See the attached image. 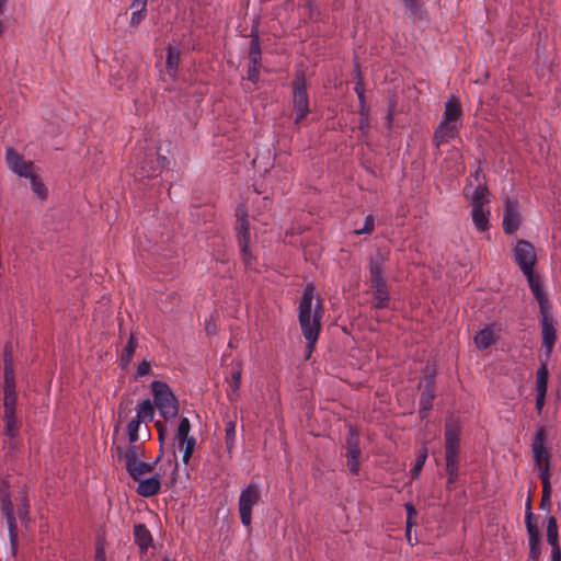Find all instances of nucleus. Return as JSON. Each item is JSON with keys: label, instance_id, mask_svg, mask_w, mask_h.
<instances>
[{"label": "nucleus", "instance_id": "obj_1", "mask_svg": "<svg viewBox=\"0 0 561 561\" xmlns=\"http://www.w3.org/2000/svg\"><path fill=\"white\" fill-rule=\"evenodd\" d=\"M314 298L316 287L312 283H308L304 289V294L298 306V320L301 333L307 341V358L310 357L314 350V345L318 341L321 329V319L323 316L322 304L319 299H317L316 304L313 305Z\"/></svg>", "mask_w": 561, "mask_h": 561}, {"label": "nucleus", "instance_id": "obj_2", "mask_svg": "<svg viewBox=\"0 0 561 561\" xmlns=\"http://www.w3.org/2000/svg\"><path fill=\"white\" fill-rule=\"evenodd\" d=\"M0 511L7 522L11 547L13 551H15L19 543L16 516L25 526L30 522V501L27 492L25 490H21L15 497V503H13L10 496L9 488L1 485Z\"/></svg>", "mask_w": 561, "mask_h": 561}, {"label": "nucleus", "instance_id": "obj_3", "mask_svg": "<svg viewBox=\"0 0 561 561\" xmlns=\"http://www.w3.org/2000/svg\"><path fill=\"white\" fill-rule=\"evenodd\" d=\"M462 118L463 111L460 99L453 94L445 102L443 119L440 121L434 134V139L437 147L458 136L459 129L462 126Z\"/></svg>", "mask_w": 561, "mask_h": 561}, {"label": "nucleus", "instance_id": "obj_4", "mask_svg": "<svg viewBox=\"0 0 561 561\" xmlns=\"http://www.w3.org/2000/svg\"><path fill=\"white\" fill-rule=\"evenodd\" d=\"M459 426L456 422H447L445 426V459L447 485H453L458 479Z\"/></svg>", "mask_w": 561, "mask_h": 561}, {"label": "nucleus", "instance_id": "obj_5", "mask_svg": "<svg viewBox=\"0 0 561 561\" xmlns=\"http://www.w3.org/2000/svg\"><path fill=\"white\" fill-rule=\"evenodd\" d=\"M153 404L158 408L160 415L165 420H173L179 413V402L169 385L164 381L153 380L151 382Z\"/></svg>", "mask_w": 561, "mask_h": 561}, {"label": "nucleus", "instance_id": "obj_6", "mask_svg": "<svg viewBox=\"0 0 561 561\" xmlns=\"http://www.w3.org/2000/svg\"><path fill=\"white\" fill-rule=\"evenodd\" d=\"M261 496V485L257 482H251L241 490L239 495V514L243 526H251L252 508L260 502Z\"/></svg>", "mask_w": 561, "mask_h": 561}, {"label": "nucleus", "instance_id": "obj_7", "mask_svg": "<svg viewBox=\"0 0 561 561\" xmlns=\"http://www.w3.org/2000/svg\"><path fill=\"white\" fill-rule=\"evenodd\" d=\"M238 240L243 262L247 266H251L250 227L248 221V209L244 204H239L236 208Z\"/></svg>", "mask_w": 561, "mask_h": 561}, {"label": "nucleus", "instance_id": "obj_8", "mask_svg": "<svg viewBox=\"0 0 561 561\" xmlns=\"http://www.w3.org/2000/svg\"><path fill=\"white\" fill-rule=\"evenodd\" d=\"M294 110L296 112L295 123H300L309 113V99L307 93L306 79L302 72L297 73L293 82Z\"/></svg>", "mask_w": 561, "mask_h": 561}, {"label": "nucleus", "instance_id": "obj_9", "mask_svg": "<svg viewBox=\"0 0 561 561\" xmlns=\"http://www.w3.org/2000/svg\"><path fill=\"white\" fill-rule=\"evenodd\" d=\"M515 261L523 273L534 271L536 264V251L534 245L525 240L516 243L514 249Z\"/></svg>", "mask_w": 561, "mask_h": 561}, {"label": "nucleus", "instance_id": "obj_10", "mask_svg": "<svg viewBox=\"0 0 561 561\" xmlns=\"http://www.w3.org/2000/svg\"><path fill=\"white\" fill-rule=\"evenodd\" d=\"M465 197L470 201L472 208H489L490 192L485 184L473 186L471 180L463 187Z\"/></svg>", "mask_w": 561, "mask_h": 561}, {"label": "nucleus", "instance_id": "obj_11", "mask_svg": "<svg viewBox=\"0 0 561 561\" xmlns=\"http://www.w3.org/2000/svg\"><path fill=\"white\" fill-rule=\"evenodd\" d=\"M520 220L519 205L514 198L507 197L504 204L503 230L506 234L517 231Z\"/></svg>", "mask_w": 561, "mask_h": 561}, {"label": "nucleus", "instance_id": "obj_12", "mask_svg": "<svg viewBox=\"0 0 561 561\" xmlns=\"http://www.w3.org/2000/svg\"><path fill=\"white\" fill-rule=\"evenodd\" d=\"M5 161L8 168L19 176L27 178L33 173V162L24 160L14 149L7 148Z\"/></svg>", "mask_w": 561, "mask_h": 561}, {"label": "nucleus", "instance_id": "obj_13", "mask_svg": "<svg viewBox=\"0 0 561 561\" xmlns=\"http://www.w3.org/2000/svg\"><path fill=\"white\" fill-rule=\"evenodd\" d=\"M531 453L536 467L549 465V453L546 448V430L539 426L531 444Z\"/></svg>", "mask_w": 561, "mask_h": 561}, {"label": "nucleus", "instance_id": "obj_14", "mask_svg": "<svg viewBox=\"0 0 561 561\" xmlns=\"http://www.w3.org/2000/svg\"><path fill=\"white\" fill-rule=\"evenodd\" d=\"M542 328V345L549 355L556 343L554 320L549 314V309L540 311Z\"/></svg>", "mask_w": 561, "mask_h": 561}, {"label": "nucleus", "instance_id": "obj_15", "mask_svg": "<svg viewBox=\"0 0 561 561\" xmlns=\"http://www.w3.org/2000/svg\"><path fill=\"white\" fill-rule=\"evenodd\" d=\"M346 459H347V466L352 473L357 474L359 471V457H360V449L358 445V437L351 431L350 438L347 439V446H346Z\"/></svg>", "mask_w": 561, "mask_h": 561}, {"label": "nucleus", "instance_id": "obj_16", "mask_svg": "<svg viewBox=\"0 0 561 561\" xmlns=\"http://www.w3.org/2000/svg\"><path fill=\"white\" fill-rule=\"evenodd\" d=\"M137 482L136 492L144 497L153 496L161 490V476L159 473H154L149 478H140Z\"/></svg>", "mask_w": 561, "mask_h": 561}, {"label": "nucleus", "instance_id": "obj_17", "mask_svg": "<svg viewBox=\"0 0 561 561\" xmlns=\"http://www.w3.org/2000/svg\"><path fill=\"white\" fill-rule=\"evenodd\" d=\"M159 460L160 457H157L152 462H146L144 459H138L131 463H125V468L133 480L137 481L150 473Z\"/></svg>", "mask_w": 561, "mask_h": 561}, {"label": "nucleus", "instance_id": "obj_18", "mask_svg": "<svg viewBox=\"0 0 561 561\" xmlns=\"http://www.w3.org/2000/svg\"><path fill=\"white\" fill-rule=\"evenodd\" d=\"M524 275L527 278L528 285L531 289V293L534 294L535 298L537 299L540 311H545L549 309L548 300L545 296V293L542 290L541 282L538 275L534 273V271L524 273Z\"/></svg>", "mask_w": 561, "mask_h": 561}, {"label": "nucleus", "instance_id": "obj_19", "mask_svg": "<svg viewBox=\"0 0 561 561\" xmlns=\"http://www.w3.org/2000/svg\"><path fill=\"white\" fill-rule=\"evenodd\" d=\"M435 398V386L432 378L427 379L420 398V415L422 419L427 416L428 411L432 409L433 400Z\"/></svg>", "mask_w": 561, "mask_h": 561}, {"label": "nucleus", "instance_id": "obj_20", "mask_svg": "<svg viewBox=\"0 0 561 561\" xmlns=\"http://www.w3.org/2000/svg\"><path fill=\"white\" fill-rule=\"evenodd\" d=\"M369 280L371 286L379 285L382 286L386 283L383 277V256L381 253H377L371 256L369 262Z\"/></svg>", "mask_w": 561, "mask_h": 561}, {"label": "nucleus", "instance_id": "obj_21", "mask_svg": "<svg viewBox=\"0 0 561 561\" xmlns=\"http://www.w3.org/2000/svg\"><path fill=\"white\" fill-rule=\"evenodd\" d=\"M180 49L169 45L167 47V60L165 70L172 80L178 79L179 66H180Z\"/></svg>", "mask_w": 561, "mask_h": 561}, {"label": "nucleus", "instance_id": "obj_22", "mask_svg": "<svg viewBox=\"0 0 561 561\" xmlns=\"http://www.w3.org/2000/svg\"><path fill=\"white\" fill-rule=\"evenodd\" d=\"M496 341V334L493 325H486L474 336V344L479 350H486Z\"/></svg>", "mask_w": 561, "mask_h": 561}, {"label": "nucleus", "instance_id": "obj_23", "mask_svg": "<svg viewBox=\"0 0 561 561\" xmlns=\"http://www.w3.org/2000/svg\"><path fill=\"white\" fill-rule=\"evenodd\" d=\"M117 453L119 457L125 459V463H131L138 459L146 458L144 447L137 443H129L125 451L122 447H117Z\"/></svg>", "mask_w": 561, "mask_h": 561}, {"label": "nucleus", "instance_id": "obj_24", "mask_svg": "<svg viewBox=\"0 0 561 561\" xmlns=\"http://www.w3.org/2000/svg\"><path fill=\"white\" fill-rule=\"evenodd\" d=\"M154 416V404L150 399L142 400L136 407L135 420L140 423H148L153 420Z\"/></svg>", "mask_w": 561, "mask_h": 561}, {"label": "nucleus", "instance_id": "obj_25", "mask_svg": "<svg viewBox=\"0 0 561 561\" xmlns=\"http://www.w3.org/2000/svg\"><path fill=\"white\" fill-rule=\"evenodd\" d=\"M490 208H472L471 218L478 231L484 232L490 226Z\"/></svg>", "mask_w": 561, "mask_h": 561}, {"label": "nucleus", "instance_id": "obj_26", "mask_svg": "<svg viewBox=\"0 0 561 561\" xmlns=\"http://www.w3.org/2000/svg\"><path fill=\"white\" fill-rule=\"evenodd\" d=\"M529 554L527 561H539L541 549L539 543V529L530 528L527 529Z\"/></svg>", "mask_w": 561, "mask_h": 561}, {"label": "nucleus", "instance_id": "obj_27", "mask_svg": "<svg viewBox=\"0 0 561 561\" xmlns=\"http://www.w3.org/2000/svg\"><path fill=\"white\" fill-rule=\"evenodd\" d=\"M134 537L136 543L139 546L141 550H147L151 546V534L144 524L135 525Z\"/></svg>", "mask_w": 561, "mask_h": 561}, {"label": "nucleus", "instance_id": "obj_28", "mask_svg": "<svg viewBox=\"0 0 561 561\" xmlns=\"http://www.w3.org/2000/svg\"><path fill=\"white\" fill-rule=\"evenodd\" d=\"M559 531L557 519L553 516H549L547 519V541L552 549L561 550L559 546Z\"/></svg>", "mask_w": 561, "mask_h": 561}, {"label": "nucleus", "instance_id": "obj_29", "mask_svg": "<svg viewBox=\"0 0 561 561\" xmlns=\"http://www.w3.org/2000/svg\"><path fill=\"white\" fill-rule=\"evenodd\" d=\"M3 419L5 424L3 434L9 438H15L20 428L15 412L4 413Z\"/></svg>", "mask_w": 561, "mask_h": 561}, {"label": "nucleus", "instance_id": "obj_30", "mask_svg": "<svg viewBox=\"0 0 561 561\" xmlns=\"http://www.w3.org/2000/svg\"><path fill=\"white\" fill-rule=\"evenodd\" d=\"M3 389H15V376L13 369V362L10 356L4 358V385Z\"/></svg>", "mask_w": 561, "mask_h": 561}, {"label": "nucleus", "instance_id": "obj_31", "mask_svg": "<svg viewBox=\"0 0 561 561\" xmlns=\"http://www.w3.org/2000/svg\"><path fill=\"white\" fill-rule=\"evenodd\" d=\"M136 347H137V342H136L135 337L133 335H130L127 344L125 345V347L122 351L121 364L123 367H126L127 365H129L131 363Z\"/></svg>", "mask_w": 561, "mask_h": 561}, {"label": "nucleus", "instance_id": "obj_32", "mask_svg": "<svg viewBox=\"0 0 561 561\" xmlns=\"http://www.w3.org/2000/svg\"><path fill=\"white\" fill-rule=\"evenodd\" d=\"M4 413L16 411V391L15 389H3Z\"/></svg>", "mask_w": 561, "mask_h": 561}, {"label": "nucleus", "instance_id": "obj_33", "mask_svg": "<svg viewBox=\"0 0 561 561\" xmlns=\"http://www.w3.org/2000/svg\"><path fill=\"white\" fill-rule=\"evenodd\" d=\"M371 287L375 289L376 308H385L389 299L387 284L383 283L382 286L373 285Z\"/></svg>", "mask_w": 561, "mask_h": 561}, {"label": "nucleus", "instance_id": "obj_34", "mask_svg": "<svg viewBox=\"0 0 561 561\" xmlns=\"http://www.w3.org/2000/svg\"><path fill=\"white\" fill-rule=\"evenodd\" d=\"M31 182V188L32 192L41 199H45L47 197V187L45 184L41 181V179L32 173L31 176H27Z\"/></svg>", "mask_w": 561, "mask_h": 561}, {"label": "nucleus", "instance_id": "obj_35", "mask_svg": "<svg viewBox=\"0 0 561 561\" xmlns=\"http://www.w3.org/2000/svg\"><path fill=\"white\" fill-rule=\"evenodd\" d=\"M249 64L261 65V47L257 35H252L249 51Z\"/></svg>", "mask_w": 561, "mask_h": 561}, {"label": "nucleus", "instance_id": "obj_36", "mask_svg": "<svg viewBox=\"0 0 561 561\" xmlns=\"http://www.w3.org/2000/svg\"><path fill=\"white\" fill-rule=\"evenodd\" d=\"M548 376H549L548 368L543 364V365H541L539 367V369L537 371L536 392H545V393H547Z\"/></svg>", "mask_w": 561, "mask_h": 561}, {"label": "nucleus", "instance_id": "obj_37", "mask_svg": "<svg viewBox=\"0 0 561 561\" xmlns=\"http://www.w3.org/2000/svg\"><path fill=\"white\" fill-rule=\"evenodd\" d=\"M195 445H196V439L194 437L179 442V446L181 448H184L183 457H182V460L184 463H188V461L192 457V454L195 449Z\"/></svg>", "mask_w": 561, "mask_h": 561}, {"label": "nucleus", "instance_id": "obj_38", "mask_svg": "<svg viewBox=\"0 0 561 561\" xmlns=\"http://www.w3.org/2000/svg\"><path fill=\"white\" fill-rule=\"evenodd\" d=\"M427 455H428V450H427V447L424 445L421 448V450L419 453V456H417V458L415 460V463H414V466H413V468L411 470L412 476L414 478H417L420 476V473H421V471H422V469L424 467V463H425V461L427 459Z\"/></svg>", "mask_w": 561, "mask_h": 561}, {"label": "nucleus", "instance_id": "obj_39", "mask_svg": "<svg viewBox=\"0 0 561 561\" xmlns=\"http://www.w3.org/2000/svg\"><path fill=\"white\" fill-rule=\"evenodd\" d=\"M191 432V423L187 417H182L180 420L178 431H176V439L178 442L192 438L193 436H190Z\"/></svg>", "mask_w": 561, "mask_h": 561}, {"label": "nucleus", "instance_id": "obj_40", "mask_svg": "<svg viewBox=\"0 0 561 561\" xmlns=\"http://www.w3.org/2000/svg\"><path fill=\"white\" fill-rule=\"evenodd\" d=\"M141 423L138 420L133 419L127 425V434L129 443H137L139 440V432Z\"/></svg>", "mask_w": 561, "mask_h": 561}, {"label": "nucleus", "instance_id": "obj_41", "mask_svg": "<svg viewBox=\"0 0 561 561\" xmlns=\"http://www.w3.org/2000/svg\"><path fill=\"white\" fill-rule=\"evenodd\" d=\"M402 1L411 15H413L415 18H420V19L423 16V10H422L423 2L421 0H402Z\"/></svg>", "mask_w": 561, "mask_h": 561}, {"label": "nucleus", "instance_id": "obj_42", "mask_svg": "<svg viewBox=\"0 0 561 561\" xmlns=\"http://www.w3.org/2000/svg\"><path fill=\"white\" fill-rule=\"evenodd\" d=\"M226 434V444L229 450L233 447L234 439H236V423L230 421L226 424L225 428Z\"/></svg>", "mask_w": 561, "mask_h": 561}, {"label": "nucleus", "instance_id": "obj_43", "mask_svg": "<svg viewBox=\"0 0 561 561\" xmlns=\"http://www.w3.org/2000/svg\"><path fill=\"white\" fill-rule=\"evenodd\" d=\"M533 518H534V514L531 511V500H530V497H528V500L526 502V512H525V524H526L527 529L538 528L537 525L534 523Z\"/></svg>", "mask_w": 561, "mask_h": 561}, {"label": "nucleus", "instance_id": "obj_44", "mask_svg": "<svg viewBox=\"0 0 561 561\" xmlns=\"http://www.w3.org/2000/svg\"><path fill=\"white\" fill-rule=\"evenodd\" d=\"M375 226V218L373 215H368L365 218L364 226L360 229H356V234H364V233H370L374 230Z\"/></svg>", "mask_w": 561, "mask_h": 561}, {"label": "nucleus", "instance_id": "obj_45", "mask_svg": "<svg viewBox=\"0 0 561 561\" xmlns=\"http://www.w3.org/2000/svg\"><path fill=\"white\" fill-rule=\"evenodd\" d=\"M241 385V370L237 369L231 375V381L229 383L230 390L237 393Z\"/></svg>", "mask_w": 561, "mask_h": 561}, {"label": "nucleus", "instance_id": "obj_46", "mask_svg": "<svg viewBox=\"0 0 561 561\" xmlns=\"http://www.w3.org/2000/svg\"><path fill=\"white\" fill-rule=\"evenodd\" d=\"M150 373H151L150 362L142 360L137 367L136 378H142L145 376L150 375Z\"/></svg>", "mask_w": 561, "mask_h": 561}, {"label": "nucleus", "instance_id": "obj_47", "mask_svg": "<svg viewBox=\"0 0 561 561\" xmlns=\"http://www.w3.org/2000/svg\"><path fill=\"white\" fill-rule=\"evenodd\" d=\"M260 68L261 65L249 64L248 78L253 83H256L259 81Z\"/></svg>", "mask_w": 561, "mask_h": 561}, {"label": "nucleus", "instance_id": "obj_48", "mask_svg": "<svg viewBox=\"0 0 561 561\" xmlns=\"http://www.w3.org/2000/svg\"><path fill=\"white\" fill-rule=\"evenodd\" d=\"M146 10H135L130 18V25H138L145 18Z\"/></svg>", "mask_w": 561, "mask_h": 561}, {"label": "nucleus", "instance_id": "obj_49", "mask_svg": "<svg viewBox=\"0 0 561 561\" xmlns=\"http://www.w3.org/2000/svg\"><path fill=\"white\" fill-rule=\"evenodd\" d=\"M537 468H538V471H539V477L541 479V482L542 483L550 482V480H549L550 465L539 466Z\"/></svg>", "mask_w": 561, "mask_h": 561}, {"label": "nucleus", "instance_id": "obj_50", "mask_svg": "<svg viewBox=\"0 0 561 561\" xmlns=\"http://www.w3.org/2000/svg\"><path fill=\"white\" fill-rule=\"evenodd\" d=\"M545 398H546V393L545 392H537L536 409H537L538 413H541V411H542V408H543V404H545Z\"/></svg>", "mask_w": 561, "mask_h": 561}, {"label": "nucleus", "instance_id": "obj_51", "mask_svg": "<svg viewBox=\"0 0 561 561\" xmlns=\"http://www.w3.org/2000/svg\"><path fill=\"white\" fill-rule=\"evenodd\" d=\"M130 8L135 10H146L147 0H134Z\"/></svg>", "mask_w": 561, "mask_h": 561}, {"label": "nucleus", "instance_id": "obj_52", "mask_svg": "<svg viewBox=\"0 0 561 561\" xmlns=\"http://www.w3.org/2000/svg\"><path fill=\"white\" fill-rule=\"evenodd\" d=\"M472 176L474 178V181L477 182V184H484V174L482 173L481 169L478 168L474 173L472 174Z\"/></svg>", "mask_w": 561, "mask_h": 561}, {"label": "nucleus", "instance_id": "obj_53", "mask_svg": "<svg viewBox=\"0 0 561 561\" xmlns=\"http://www.w3.org/2000/svg\"><path fill=\"white\" fill-rule=\"evenodd\" d=\"M551 496V484L550 482H545L542 483V497H545V500L547 499H550Z\"/></svg>", "mask_w": 561, "mask_h": 561}, {"label": "nucleus", "instance_id": "obj_54", "mask_svg": "<svg viewBox=\"0 0 561 561\" xmlns=\"http://www.w3.org/2000/svg\"><path fill=\"white\" fill-rule=\"evenodd\" d=\"M368 127V114L367 112L360 113L359 128L366 129Z\"/></svg>", "mask_w": 561, "mask_h": 561}, {"label": "nucleus", "instance_id": "obj_55", "mask_svg": "<svg viewBox=\"0 0 561 561\" xmlns=\"http://www.w3.org/2000/svg\"><path fill=\"white\" fill-rule=\"evenodd\" d=\"M354 90H355L357 96L362 95V94H365V88H364V83L362 81V78H359L358 81L356 82Z\"/></svg>", "mask_w": 561, "mask_h": 561}, {"label": "nucleus", "instance_id": "obj_56", "mask_svg": "<svg viewBox=\"0 0 561 561\" xmlns=\"http://www.w3.org/2000/svg\"><path fill=\"white\" fill-rule=\"evenodd\" d=\"M405 510H407V516H410V518H414V516H416V510L413 506V504L407 503Z\"/></svg>", "mask_w": 561, "mask_h": 561}, {"label": "nucleus", "instance_id": "obj_57", "mask_svg": "<svg viewBox=\"0 0 561 561\" xmlns=\"http://www.w3.org/2000/svg\"><path fill=\"white\" fill-rule=\"evenodd\" d=\"M358 101H359V112L360 113L367 112L365 94L358 95Z\"/></svg>", "mask_w": 561, "mask_h": 561}, {"label": "nucleus", "instance_id": "obj_58", "mask_svg": "<svg viewBox=\"0 0 561 561\" xmlns=\"http://www.w3.org/2000/svg\"><path fill=\"white\" fill-rule=\"evenodd\" d=\"M551 561H561V550H551Z\"/></svg>", "mask_w": 561, "mask_h": 561}, {"label": "nucleus", "instance_id": "obj_59", "mask_svg": "<svg viewBox=\"0 0 561 561\" xmlns=\"http://www.w3.org/2000/svg\"><path fill=\"white\" fill-rule=\"evenodd\" d=\"M157 174V169H152V170H146L145 167L141 168V175L142 176H154Z\"/></svg>", "mask_w": 561, "mask_h": 561}, {"label": "nucleus", "instance_id": "obj_60", "mask_svg": "<svg viewBox=\"0 0 561 561\" xmlns=\"http://www.w3.org/2000/svg\"><path fill=\"white\" fill-rule=\"evenodd\" d=\"M95 561H105V553L102 548H99L95 553Z\"/></svg>", "mask_w": 561, "mask_h": 561}, {"label": "nucleus", "instance_id": "obj_61", "mask_svg": "<svg viewBox=\"0 0 561 561\" xmlns=\"http://www.w3.org/2000/svg\"><path fill=\"white\" fill-rule=\"evenodd\" d=\"M413 525H415V522L413 520V518H410V516H407V535H408V537H410V529Z\"/></svg>", "mask_w": 561, "mask_h": 561}, {"label": "nucleus", "instance_id": "obj_62", "mask_svg": "<svg viewBox=\"0 0 561 561\" xmlns=\"http://www.w3.org/2000/svg\"><path fill=\"white\" fill-rule=\"evenodd\" d=\"M540 507L542 510L549 511L550 510V499L545 500V497H541Z\"/></svg>", "mask_w": 561, "mask_h": 561}, {"label": "nucleus", "instance_id": "obj_63", "mask_svg": "<svg viewBox=\"0 0 561 561\" xmlns=\"http://www.w3.org/2000/svg\"><path fill=\"white\" fill-rule=\"evenodd\" d=\"M156 426L158 427V431H159V439L162 440L163 439V435H164L163 425L161 424V422H157Z\"/></svg>", "mask_w": 561, "mask_h": 561}, {"label": "nucleus", "instance_id": "obj_64", "mask_svg": "<svg viewBox=\"0 0 561 561\" xmlns=\"http://www.w3.org/2000/svg\"><path fill=\"white\" fill-rule=\"evenodd\" d=\"M164 162H165V157H158L157 158V163L158 164H160V163L163 164Z\"/></svg>", "mask_w": 561, "mask_h": 561}]
</instances>
